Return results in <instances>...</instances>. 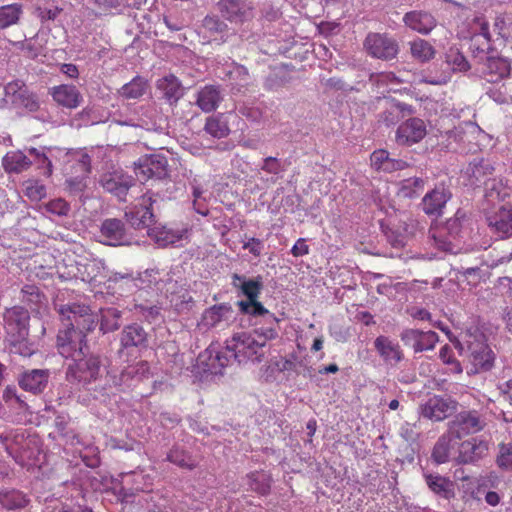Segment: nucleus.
I'll use <instances>...</instances> for the list:
<instances>
[{
	"mask_svg": "<svg viewBox=\"0 0 512 512\" xmlns=\"http://www.w3.org/2000/svg\"><path fill=\"white\" fill-rule=\"evenodd\" d=\"M404 24L421 35H428L437 26L434 15L424 10H413L405 13Z\"/></svg>",
	"mask_w": 512,
	"mask_h": 512,
	"instance_id": "27",
	"label": "nucleus"
},
{
	"mask_svg": "<svg viewBox=\"0 0 512 512\" xmlns=\"http://www.w3.org/2000/svg\"><path fill=\"white\" fill-rule=\"evenodd\" d=\"M62 12V8L52 4L36 5L34 15L38 17L42 23L46 21H54Z\"/></svg>",
	"mask_w": 512,
	"mask_h": 512,
	"instance_id": "57",
	"label": "nucleus"
},
{
	"mask_svg": "<svg viewBox=\"0 0 512 512\" xmlns=\"http://www.w3.org/2000/svg\"><path fill=\"white\" fill-rule=\"evenodd\" d=\"M4 92L15 107L24 108L29 112H36L40 108L38 95L20 79L7 83L4 86Z\"/></svg>",
	"mask_w": 512,
	"mask_h": 512,
	"instance_id": "12",
	"label": "nucleus"
},
{
	"mask_svg": "<svg viewBox=\"0 0 512 512\" xmlns=\"http://www.w3.org/2000/svg\"><path fill=\"white\" fill-rule=\"evenodd\" d=\"M204 130L214 138H225L230 134L227 116L223 113L209 116L206 119Z\"/></svg>",
	"mask_w": 512,
	"mask_h": 512,
	"instance_id": "37",
	"label": "nucleus"
},
{
	"mask_svg": "<svg viewBox=\"0 0 512 512\" xmlns=\"http://www.w3.org/2000/svg\"><path fill=\"white\" fill-rule=\"evenodd\" d=\"M457 402L450 397L434 395L421 406L423 417L441 421L450 416L456 410Z\"/></svg>",
	"mask_w": 512,
	"mask_h": 512,
	"instance_id": "17",
	"label": "nucleus"
},
{
	"mask_svg": "<svg viewBox=\"0 0 512 512\" xmlns=\"http://www.w3.org/2000/svg\"><path fill=\"white\" fill-rule=\"evenodd\" d=\"M226 75L231 81H235L240 86H247L251 79L248 69L236 62L231 63Z\"/></svg>",
	"mask_w": 512,
	"mask_h": 512,
	"instance_id": "52",
	"label": "nucleus"
},
{
	"mask_svg": "<svg viewBox=\"0 0 512 512\" xmlns=\"http://www.w3.org/2000/svg\"><path fill=\"white\" fill-rule=\"evenodd\" d=\"M261 169L266 173L276 175L284 170L281 161L278 158L272 156H268L263 159Z\"/></svg>",
	"mask_w": 512,
	"mask_h": 512,
	"instance_id": "64",
	"label": "nucleus"
},
{
	"mask_svg": "<svg viewBox=\"0 0 512 512\" xmlns=\"http://www.w3.org/2000/svg\"><path fill=\"white\" fill-rule=\"evenodd\" d=\"M249 486L259 495H267L270 492L272 478L265 471H255L248 475Z\"/></svg>",
	"mask_w": 512,
	"mask_h": 512,
	"instance_id": "42",
	"label": "nucleus"
},
{
	"mask_svg": "<svg viewBox=\"0 0 512 512\" xmlns=\"http://www.w3.org/2000/svg\"><path fill=\"white\" fill-rule=\"evenodd\" d=\"M485 60L476 70L488 82L496 83L510 75L511 67L507 59L492 54Z\"/></svg>",
	"mask_w": 512,
	"mask_h": 512,
	"instance_id": "21",
	"label": "nucleus"
},
{
	"mask_svg": "<svg viewBox=\"0 0 512 512\" xmlns=\"http://www.w3.org/2000/svg\"><path fill=\"white\" fill-rule=\"evenodd\" d=\"M239 314L247 317L248 324L253 326L254 335L264 337L265 340H274L278 337V324L280 319L269 311L259 299L252 301H237Z\"/></svg>",
	"mask_w": 512,
	"mask_h": 512,
	"instance_id": "2",
	"label": "nucleus"
},
{
	"mask_svg": "<svg viewBox=\"0 0 512 512\" xmlns=\"http://www.w3.org/2000/svg\"><path fill=\"white\" fill-rule=\"evenodd\" d=\"M363 46L369 56L382 61H392L400 52L398 41L388 33H368Z\"/></svg>",
	"mask_w": 512,
	"mask_h": 512,
	"instance_id": "6",
	"label": "nucleus"
},
{
	"mask_svg": "<svg viewBox=\"0 0 512 512\" xmlns=\"http://www.w3.org/2000/svg\"><path fill=\"white\" fill-rule=\"evenodd\" d=\"M66 188L71 194L78 195L82 193L86 187V175L70 177L65 181Z\"/></svg>",
	"mask_w": 512,
	"mask_h": 512,
	"instance_id": "61",
	"label": "nucleus"
},
{
	"mask_svg": "<svg viewBox=\"0 0 512 512\" xmlns=\"http://www.w3.org/2000/svg\"><path fill=\"white\" fill-rule=\"evenodd\" d=\"M60 150L54 147L40 146L25 148V152L29 153L31 166L35 165L40 174L49 178L53 174L52 160L56 157V153Z\"/></svg>",
	"mask_w": 512,
	"mask_h": 512,
	"instance_id": "22",
	"label": "nucleus"
},
{
	"mask_svg": "<svg viewBox=\"0 0 512 512\" xmlns=\"http://www.w3.org/2000/svg\"><path fill=\"white\" fill-rule=\"evenodd\" d=\"M267 341L264 337L254 335V332H239L226 341V349L239 364L248 361L260 363L265 357Z\"/></svg>",
	"mask_w": 512,
	"mask_h": 512,
	"instance_id": "4",
	"label": "nucleus"
},
{
	"mask_svg": "<svg viewBox=\"0 0 512 512\" xmlns=\"http://www.w3.org/2000/svg\"><path fill=\"white\" fill-rule=\"evenodd\" d=\"M44 208L47 212L60 217L67 216L71 210L70 204L62 198L50 200Z\"/></svg>",
	"mask_w": 512,
	"mask_h": 512,
	"instance_id": "58",
	"label": "nucleus"
},
{
	"mask_svg": "<svg viewBox=\"0 0 512 512\" xmlns=\"http://www.w3.org/2000/svg\"><path fill=\"white\" fill-rule=\"evenodd\" d=\"M148 236L161 247L173 245L183 237L181 231L158 225L157 222L148 230Z\"/></svg>",
	"mask_w": 512,
	"mask_h": 512,
	"instance_id": "33",
	"label": "nucleus"
},
{
	"mask_svg": "<svg viewBox=\"0 0 512 512\" xmlns=\"http://www.w3.org/2000/svg\"><path fill=\"white\" fill-rule=\"evenodd\" d=\"M223 89L220 85H205L197 92L196 105L205 113L215 111L223 101Z\"/></svg>",
	"mask_w": 512,
	"mask_h": 512,
	"instance_id": "28",
	"label": "nucleus"
},
{
	"mask_svg": "<svg viewBox=\"0 0 512 512\" xmlns=\"http://www.w3.org/2000/svg\"><path fill=\"white\" fill-rule=\"evenodd\" d=\"M472 363L476 371L486 372L494 366L495 353L486 344H478L471 352Z\"/></svg>",
	"mask_w": 512,
	"mask_h": 512,
	"instance_id": "35",
	"label": "nucleus"
},
{
	"mask_svg": "<svg viewBox=\"0 0 512 512\" xmlns=\"http://www.w3.org/2000/svg\"><path fill=\"white\" fill-rule=\"evenodd\" d=\"M49 94L59 106L67 109H76L83 102V96L75 85L54 86L50 88Z\"/></svg>",
	"mask_w": 512,
	"mask_h": 512,
	"instance_id": "26",
	"label": "nucleus"
},
{
	"mask_svg": "<svg viewBox=\"0 0 512 512\" xmlns=\"http://www.w3.org/2000/svg\"><path fill=\"white\" fill-rule=\"evenodd\" d=\"M25 194L32 201H39L46 197V186L39 180L29 179L25 182Z\"/></svg>",
	"mask_w": 512,
	"mask_h": 512,
	"instance_id": "56",
	"label": "nucleus"
},
{
	"mask_svg": "<svg viewBox=\"0 0 512 512\" xmlns=\"http://www.w3.org/2000/svg\"><path fill=\"white\" fill-rule=\"evenodd\" d=\"M166 458L170 462L185 469H193L197 465V460L193 458L187 450H169Z\"/></svg>",
	"mask_w": 512,
	"mask_h": 512,
	"instance_id": "50",
	"label": "nucleus"
},
{
	"mask_svg": "<svg viewBox=\"0 0 512 512\" xmlns=\"http://www.w3.org/2000/svg\"><path fill=\"white\" fill-rule=\"evenodd\" d=\"M425 185V180L419 177H412L403 181L400 193L405 198H415L418 196V190H422Z\"/></svg>",
	"mask_w": 512,
	"mask_h": 512,
	"instance_id": "54",
	"label": "nucleus"
},
{
	"mask_svg": "<svg viewBox=\"0 0 512 512\" xmlns=\"http://www.w3.org/2000/svg\"><path fill=\"white\" fill-rule=\"evenodd\" d=\"M445 62L453 72H467L471 65L467 58L458 50L450 48L445 54Z\"/></svg>",
	"mask_w": 512,
	"mask_h": 512,
	"instance_id": "47",
	"label": "nucleus"
},
{
	"mask_svg": "<svg viewBox=\"0 0 512 512\" xmlns=\"http://www.w3.org/2000/svg\"><path fill=\"white\" fill-rule=\"evenodd\" d=\"M55 307L60 315L63 328L68 329L79 324V320L87 314V311H90L89 306L79 303L57 304Z\"/></svg>",
	"mask_w": 512,
	"mask_h": 512,
	"instance_id": "29",
	"label": "nucleus"
},
{
	"mask_svg": "<svg viewBox=\"0 0 512 512\" xmlns=\"http://www.w3.org/2000/svg\"><path fill=\"white\" fill-rule=\"evenodd\" d=\"M290 80L291 76L284 68H275L266 77L264 87L266 90L276 91L288 84Z\"/></svg>",
	"mask_w": 512,
	"mask_h": 512,
	"instance_id": "45",
	"label": "nucleus"
},
{
	"mask_svg": "<svg viewBox=\"0 0 512 512\" xmlns=\"http://www.w3.org/2000/svg\"><path fill=\"white\" fill-rule=\"evenodd\" d=\"M99 184L106 192L124 201L130 188L135 185V178L123 171H113L102 174Z\"/></svg>",
	"mask_w": 512,
	"mask_h": 512,
	"instance_id": "13",
	"label": "nucleus"
},
{
	"mask_svg": "<svg viewBox=\"0 0 512 512\" xmlns=\"http://www.w3.org/2000/svg\"><path fill=\"white\" fill-rule=\"evenodd\" d=\"M120 346L122 350L141 351L149 346V335L139 323L125 325L120 333Z\"/></svg>",
	"mask_w": 512,
	"mask_h": 512,
	"instance_id": "18",
	"label": "nucleus"
},
{
	"mask_svg": "<svg viewBox=\"0 0 512 512\" xmlns=\"http://www.w3.org/2000/svg\"><path fill=\"white\" fill-rule=\"evenodd\" d=\"M96 325L97 322L95 321L94 316L90 311H87V314L79 320V324H76L74 329L79 330L83 335H86L88 332L93 331Z\"/></svg>",
	"mask_w": 512,
	"mask_h": 512,
	"instance_id": "63",
	"label": "nucleus"
},
{
	"mask_svg": "<svg viewBox=\"0 0 512 512\" xmlns=\"http://www.w3.org/2000/svg\"><path fill=\"white\" fill-rule=\"evenodd\" d=\"M99 123L97 114L93 107H85L72 118V126L80 129Z\"/></svg>",
	"mask_w": 512,
	"mask_h": 512,
	"instance_id": "51",
	"label": "nucleus"
},
{
	"mask_svg": "<svg viewBox=\"0 0 512 512\" xmlns=\"http://www.w3.org/2000/svg\"><path fill=\"white\" fill-rule=\"evenodd\" d=\"M494 166L485 159H474L471 161L467 168L469 181L473 186H481L486 184L491 179L494 173Z\"/></svg>",
	"mask_w": 512,
	"mask_h": 512,
	"instance_id": "30",
	"label": "nucleus"
},
{
	"mask_svg": "<svg viewBox=\"0 0 512 512\" xmlns=\"http://www.w3.org/2000/svg\"><path fill=\"white\" fill-rule=\"evenodd\" d=\"M107 367V358L100 352L88 348L72 360L66 368V380L69 383L89 385L104 375Z\"/></svg>",
	"mask_w": 512,
	"mask_h": 512,
	"instance_id": "1",
	"label": "nucleus"
},
{
	"mask_svg": "<svg viewBox=\"0 0 512 512\" xmlns=\"http://www.w3.org/2000/svg\"><path fill=\"white\" fill-rule=\"evenodd\" d=\"M200 364L203 366V371L210 374H222L221 358L216 356L214 351L207 349L204 353L199 355Z\"/></svg>",
	"mask_w": 512,
	"mask_h": 512,
	"instance_id": "49",
	"label": "nucleus"
},
{
	"mask_svg": "<svg viewBox=\"0 0 512 512\" xmlns=\"http://www.w3.org/2000/svg\"><path fill=\"white\" fill-rule=\"evenodd\" d=\"M484 422L476 410L462 411L458 413L448 429V447L454 448L459 445L457 440L482 430Z\"/></svg>",
	"mask_w": 512,
	"mask_h": 512,
	"instance_id": "7",
	"label": "nucleus"
},
{
	"mask_svg": "<svg viewBox=\"0 0 512 512\" xmlns=\"http://www.w3.org/2000/svg\"><path fill=\"white\" fill-rule=\"evenodd\" d=\"M146 195L148 196L149 205L134 208L129 211H125L122 220L126 223V226L130 228V231L140 230L152 227L156 223L155 215L153 213V204L157 203L161 197L160 193L149 190Z\"/></svg>",
	"mask_w": 512,
	"mask_h": 512,
	"instance_id": "8",
	"label": "nucleus"
},
{
	"mask_svg": "<svg viewBox=\"0 0 512 512\" xmlns=\"http://www.w3.org/2000/svg\"><path fill=\"white\" fill-rule=\"evenodd\" d=\"M231 285L235 289L239 301H252L259 299L264 288V281L261 275L249 278L245 275L233 273Z\"/></svg>",
	"mask_w": 512,
	"mask_h": 512,
	"instance_id": "14",
	"label": "nucleus"
},
{
	"mask_svg": "<svg viewBox=\"0 0 512 512\" xmlns=\"http://www.w3.org/2000/svg\"><path fill=\"white\" fill-rule=\"evenodd\" d=\"M49 377V369L27 370L19 375L18 384L25 391L40 394L46 389Z\"/></svg>",
	"mask_w": 512,
	"mask_h": 512,
	"instance_id": "25",
	"label": "nucleus"
},
{
	"mask_svg": "<svg viewBox=\"0 0 512 512\" xmlns=\"http://www.w3.org/2000/svg\"><path fill=\"white\" fill-rule=\"evenodd\" d=\"M202 26L210 36H221L227 34L228 25L218 15H207L202 21Z\"/></svg>",
	"mask_w": 512,
	"mask_h": 512,
	"instance_id": "48",
	"label": "nucleus"
},
{
	"mask_svg": "<svg viewBox=\"0 0 512 512\" xmlns=\"http://www.w3.org/2000/svg\"><path fill=\"white\" fill-rule=\"evenodd\" d=\"M99 242L110 247L131 246L135 243L134 232L119 218L104 219L99 228Z\"/></svg>",
	"mask_w": 512,
	"mask_h": 512,
	"instance_id": "5",
	"label": "nucleus"
},
{
	"mask_svg": "<svg viewBox=\"0 0 512 512\" xmlns=\"http://www.w3.org/2000/svg\"><path fill=\"white\" fill-rule=\"evenodd\" d=\"M426 134L424 121L418 117H411L398 126L395 139L398 145L411 146L421 141Z\"/></svg>",
	"mask_w": 512,
	"mask_h": 512,
	"instance_id": "16",
	"label": "nucleus"
},
{
	"mask_svg": "<svg viewBox=\"0 0 512 512\" xmlns=\"http://www.w3.org/2000/svg\"><path fill=\"white\" fill-rule=\"evenodd\" d=\"M408 46L412 59L420 63H427L436 55V50L432 44L419 37L409 41Z\"/></svg>",
	"mask_w": 512,
	"mask_h": 512,
	"instance_id": "34",
	"label": "nucleus"
},
{
	"mask_svg": "<svg viewBox=\"0 0 512 512\" xmlns=\"http://www.w3.org/2000/svg\"><path fill=\"white\" fill-rule=\"evenodd\" d=\"M469 224L470 217L467 211L462 208L457 209L454 216L447 219L439 228L438 234L433 235L436 247L441 251L457 254Z\"/></svg>",
	"mask_w": 512,
	"mask_h": 512,
	"instance_id": "3",
	"label": "nucleus"
},
{
	"mask_svg": "<svg viewBox=\"0 0 512 512\" xmlns=\"http://www.w3.org/2000/svg\"><path fill=\"white\" fill-rule=\"evenodd\" d=\"M275 368L280 371H288L295 372L296 374H301V368H303V374L311 375V367H308L304 364V361L297 355V353L292 352L289 353L284 359L275 362Z\"/></svg>",
	"mask_w": 512,
	"mask_h": 512,
	"instance_id": "39",
	"label": "nucleus"
},
{
	"mask_svg": "<svg viewBox=\"0 0 512 512\" xmlns=\"http://www.w3.org/2000/svg\"><path fill=\"white\" fill-rule=\"evenodd\" d=\"M23 298L33 304H39L45 298L44 294L35 285H25L22 288Z\"/></svg>",
	"mask_w": 512,
	"mask_h": 512,
	"instance_id": "62",
	"label": "nucleus"
},
{
	"mask_svg": "<svg viewBox=\"0 0 512 512\" xmlns=\"http://www.w3.org/2000/svg\"><path fill=\"white\" fill-rule=\"evenodd\" d=\"M11 351L14 354H18L23 357H30L36 352V347L33 342H30L28 337L22 339H11L10 340Z\"/></svg>",
	"mask_w": 512,
	"mask_h": 512,
	"instance_id": "55",
	"label": "nucleus"
},
{
	"mask_svg": "<svg viewBox=\"0 0 512 512\" xmlns=\"http://www.w3.org/2000/svg\"><path fill=\"white\" fill-rule=\"evenodd\" d=\"M439 357L445 364L453 366L452 369H453L454 373H457V374L462 373V371H463L462 366H461L460 362L454 358L453 350L448 344L441 347V349L439 351Z\"/></svg>",
	"mask_w": 512,
	"mask_h": 512,
	"instance_id": "60",
	"label": "nucleus"
},
{
	"mask_svg": "<svg viewBox=\"0 0 512 512\" xmlns=\"http://www.w3.org/2000/svg\"><path fill=\"white\" fill-rule=\"evenodd\" d=\"M30 314L22 307H13L6 316L7 331L11 339L29 337Z\"/></svg>",
	"mask_w": 512,
	"mask_h": 512,
	"instance_id": "24",
	"label": "nucleus"
},
{
	"mask_svg": "<svg viewBox=\"0 0 512 512\" xmlns=\"http://www.w3.org/2000/svg\"><path fill=\"white\" fill-rule=\"evenodd\" d=\"M484 196L488 201H504L509 196V192L502 179L491 178L485 184Z\"/></svg>",
	"mask_w": 512,
	"mask_h": 512,
	"instance_id": "43",
	"label": "nucleus"
},
{
	"mask_svg": "<svg viewBox=\"0 0 512 512\" xmlns=\"http://www.w3.org/2000/svg\"><path fill=\"white\" fill-rule=\"evenodd\" d=\"M374 347L381 358L391 365L403 359V353L398 344H394L388 337L380 335L374 341Z\"/></svg>",
	"mask_w": 512,
	"mask_h": 512,
	"instance_id": "31",
	"label": "nucleus"
},
{
	"mask_svg": "<svg viewBox=\"0 0 512 512\" xmlns=\"http://www.w3.org/2000/svg\"><path fill=\"white\" fill-rule=\"evenodd\" d=\"M237 109L241 116L251 122L259 123L263 118V111L259 107L243 103L239 105Z\"/></svg>",
	"mask_w": 512,
	"mask_h": 512,
	"instance_id": "59",
	"label": "nucleus"
},
{
	"mask_svg": "<svg viewBox=\"0 0 512 512\" xmlns=\"http://www.w3.org/2000/svg\"><path fill=\"white\" fill-rule=\"evenodd\" d=\"M122 325V311L115 307L101 310L100 330L106 334L118 330Z\"/></svg>",
	"mask_w": 512,
	"mask_h": 512,
	"instance_id": "40",
	"label": "nucleus"
},
{
	"mask_svg": "<svg viewBox=\"0 0 512 512\" xmlns=\"http://www.w3.org/2000/svg\"><path fill=\"white\" fill-rule=\"evenodd\" d=\"M400 339L405 346L411 347L415 353L434 349L439 340L434 331H422L419 329H404L400 333Z\"/></svg>",
	"mask_w": 512,
	"mask_h": 512,
	"instance_id": "15",
	"label": "nucleus"
},
{
	"mask_svg": "<svg viewBox=\"0 0 512 512\" xmlns=\"http://www.w3.org/2000/svg\"><path fill=\"white\" fill-rule=\"evenodd\" d=\"M156 90L160 93V98L170 106H176L185 95V87L182 82L171 73L156 81Z\"/></svg>",
	"mask_w": 512,
	"mask_h": 512,
	"instance_id": "23",
	"label": "nucleus"
},
{
	"mask_svg": "<svg viewBox=\"0 0 512 512\" xmlns=\"http://www.w3.org/2000/svg\"><path fill=\"white\" fill-rule=\"evenodd\" d=\"M135 174L144 180H166L170 177L168 159L163 154L145 155L134 163Z\"/></svg>",
	"mask_w": 512,
	"mask_h": 512,
	"instance_id": "10",
	"label": "nucleus"
},
{
	"mask_svg": "<svg viewBox=\"0 0 512 512\" xmlns=\"http://www.w3.org/2000/svg\"><path fill=\"white\" fill-rule=\"evenodd\" d=\"M485 221L495 240L512 238V206L502 205L496 211L487 213Z\"/></svg>",
	"mask_w": 512,
	"mask_h": 512,
	"instance_id": "11",
	"label": "nucleus"
},
{
	"mask_svg": "<svg viewBox=\"0 0 512 512\" xmlns=\"http://www.w3.org/2000/svg\"><path fill=\"white\" fill-rule=\"evenodd\" d=\"M28 503L26 495L22 492L11 489L0 491V504L7 510H16L24 508Z\"/></svg>",
	"mask_w": 512,
	"mask_h": 512,
	"instance_id": "41",
	"label": "nucleus"
},
{
	"mask_svg": "<svg viewBox=\"0 0 512 512\" xmlns=\"http://www.w3.org/2000/svg\"><path fill=\"white\" fill-rule=\"evenodd\" d=\"M234 318V310L229 303L213 305L205 310L203 320L208 326H216L222 321H229Z\"/></svg>",
	"mask_w": 512,
	"mask_h": 512,
	"instance_id": "36",
	"label": "nucleus"
},
{
	"mask_svg": "<svg viewBox=\"0 0 512 512\" xmlns=\"http://www.w3.org/2000/svg\"><path fill=\"white\" fill-rule=\"evenodd\" d=\"M22 14V5L18 3L0 7V29H5L18 22Z\"/></svg>",
	"mask_w": 512,
	"mask_h": 512,
	"instance_id": "46",
	"label": "nucleus"
},
{
	"mask_svg": "<svg viewBox=\"0 0 512 512\" xmlns=\"http://www.w3.org/2000/svg\"><path fill=\"white\" fill-rule=\"evenodd\" d=\"M426 483L428 487L436 494L449 500L454 497V483L449 479L439 475H426Z\"/></svg>",
	"mask_w": 512,
	"mask_h": 512,
	"instance_id": "38",
	"label": "nucleus"
},
{
	"mask_svg": "<svg viewBox=\"0 0 512 512\" xmlns=\"http://www.w3.org/2000/svg\"><path fill=\"white\" fill-rule=\"evenodd\" d=\"M451 197L450 190L444 184L437 185L423 197L422 210L428 216L439 217Z\"/></svg>",
	"mask_w": 512,
	"mask_h": 512,
	"instance_id": "19",
	"label": "nucleus"
},
{
	"mask_svg": "<svg viewBox=\"0 0 512 512\" xmlns=\"http://www.w3.org/2000/svg\"><path fill=\"white\" fill-rule=\"evenodd\" d=\"M146 88L147 81L141 76H136L121 87L119 94L126 99H137L144 95Z\"/></svg>",
	"mask_w": 512,
	"mask_h": 512,
	"instance_id": "44",
	"label": "nucleus"
},
{
	"mask_svg": "<svg viewBox=\"0 0 512 512\" xmlns=\"http://www.w3.org/2000/svg\"><path fill=\"white\" fill-rule=\"evenodd\" d=\"M478 41H473L471 39V51H472V57L473 60L476 62L478 67H480L486 60V58L490 57L493 52L494 48L489 43H478Z\"/></svg>",
	"mask_w": 512,
	"mask_h": 512,
	"instance_id": "53",
	"label": "nucleus"
},
{
	"mask_svg": "<svg viewBox=\"0 0 512 512\" xmlns=\"http://www.w3.org/2000/svg\"><path fill=\"white\" fill-rule=\"evenodd\" d=\"M217 9L231 23H244L251 18L252 7L246 0H219Z\"/></svg>",
	"mask_w": 512,
	"mask_h": 512,
	"instance_id": "20",
	"label": "nucleus"
},
{
	"mask_svg": "<svg viewBox=\"0 0 512 512\" xmlns=\"http://www.w3.org/2000/svg\"><path fill=\"white\" fill-rule=\"evenodd\" d=\"M56 346L59 354L65 358L75 359L76 356L90 348L87 345L86 335L73 327L59 329Z\"/></svg>",
	"mask_w": 512,
	"mask_h": 512,
	"instance_id": "9",
	"label": "nucleus"
},
{
	"mask_svg": "<svg viewBox=\"0 0 512 512\" xmlns=\"http://www.w3.org/2000/svg\"><path fill=\"white\" fill-rule=\"evenodd\" d=\"M2 166L8 174H20L31 167L29 153L25 150L10 151L3 157Z\"/></svg>",
	"mask_w": 512,
	"mask_h": 512,
	"instance_id": "32",
	"label": "nucleus"
}]
</instances>
